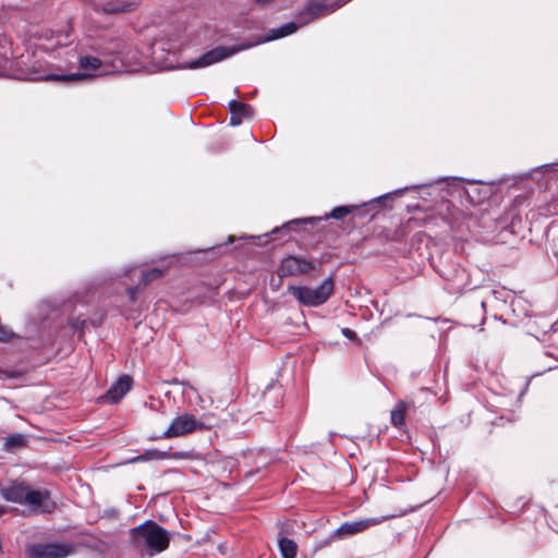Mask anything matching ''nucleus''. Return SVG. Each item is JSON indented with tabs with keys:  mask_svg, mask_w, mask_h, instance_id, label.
I'll return each instance as SVG.
<instances>
[{
	"mask_svg": "<svg viewBox=\"0 0 558 558\" xmlns=\"http://www.w3.org/2000/svg\"><path fill=\"white\" fill-rule=\"evenodd\" d=\"M130 533L134 547L150 556L166 550L169 546V533L154 521H146L131 529Z\"/></svg>",
	"mask_w": 558,
	"mask_h": 558,
	"instance_id": "f257e3e1",
	"label": "nucleus"
},
{
	"mask_svg": "<svg viewBox=\"0 0 558 558\" xmlns=\"http://www.w3.org/2000/svg\"><path fill=\"white\" fill-rule=\"evenodd\" d=\"M335 289L332 277L325 279L318 287L289 286L288 292L303 306L317 307L327 302Z\"/></svg>",
	"mask_w": 558,
	"mask_h": 558,
	"instance_id": "f03ea898",
	"label": "nucleus"
},
{
	"mask_svg": "<svg viewBox=\"0 0 558 558\" xmlns=\"http://www.w3.org/2000/svg\"><path fill=\"white\" fill-rule=\"evenodd\" d=\"M208 428L209 426L205 425L201 421H197L194 415L184 413L173 418L167 430H165L161 436L156 437L155 439H170L181 437L191 434L195 430H204Z\"/></svg>",
	"mask_w": 558,
	"mask_h": 558,
	"instance_id": "7ed1b4c3",
	"label": "nucleus"
},
{
	"mask_svg": "<svg viewBox=\"0 0 558 558\" xmlns=\"http://www.w3.org/2000/svg\"><path fill=\"white\" fill-rule=\"evenodd\" d=\"M74 551L69 543H37L27 547L28 558H65Z\"/></svg>",
	"mask_w": 558,
	"mask_h": 558,
	"instance_id": "20e7f679",
	"label": "nucleus"
},
{
	"mask_svg": "<svg viewBox=\"0 0 558 558\" xmlns=\"http://www.w3.org/2000/svg\"><path fill=\"white\" fill-rule=\"evenodd\" d=\"M390 517H376V518H366L357 521H350L342 523L337 530H335L331 535V541L343 539L355 534L362 533L373 526L379 525L385 520Z\"/></svg>",
	"mask_w": 558,
	"mask_h": 558,
	"instance_id": "39448f33",
	"label": "nucleus"
},
{
	"mask_svg": "<svg viewBox=\"0 0 558 558\" xmlns=\"http://www.w3.org/2000/svg\"><path fill=\"white\" fill-rule=\"evenodd\" d=\"M315 269L314 260L303 256L289 255L281 260L277 272L279 277H296L310 274Z\"/></svg>",
	"mask_w": 558,
	"mask_h": 558,
	"instance_id": "423d86ee",
	"label": "nucleus"
},
{
	"mask_svg": "<svg viewBox=\"0 0 558 558\" xmlns=\"http://www.w3.org/2000/svg\"><path fill=\"white\" fill-rule=\"evenodd\" d=\"M36 513H51L56 509V502L47 489H34L28 487L25 504Z\"/></svg>",
	"mask_w": 558,
	"mask_h": 558,
	"instance_id": "0eeeda50",
	"label": "nucleus"
},
{
	"mask_svg": "<svg viewBox=\"0 0 558 558\" xmlns=\"http://www.w3.org/2000/svg\"><path fill=\"white\" fill-rule=\"evenodd\" d=\"M231 54H232V52L227 51L225 48H221V47L215 48V49L204 53L199 58L180 65V68L181 69L205 68V66L211 65L214 63H217L219 61H222Z\"/></svg>",
	"mask_w": 558,
	"mask_h": 558,
	"instance_id": "6e6552de",
	"label": "nucleus"
},
{
	"mask_svg": "<svg viewBox=\"0 0 558 558\" xmlns=\"http://www.w3.org/2000/svg\"><path fill=\"white\" fill-rule=\"evenodd\" d=\"M447 290L450 293L461 294L471 289V279L469 272L464 268H457L452 275L446 278Z\"/></svg>",
	"mask_w": 558,
	"mask_h": 558,
	"instance_id": "1a4fd4ad",
	"label": "nucleus"
},
{
	"mask_svg": "<svg viewBox=\"0 0 558 558\" xmlns=\"http://www.w3.org/2000/svg\"><path fill=\"white\" fill-rule=\"evenodd\" d=\"M28 487L27 484L12 482L9 486L2 487L0 493L5 500L24 505Z\"/></svg>",
	"mask_w": 558,
	"mask_h": 558,
	"instance_id": "9d476101",
	"label": "nucleus"
},
{
	"mask_svg": "<svg viewBox=\"0 0 558 558\" xmlns=\"http://www.w3.org/2000/svg\"><path fill=\"white\" fill-rule=\"evenodd\" d=\"M131 385L132 379L130 376H121L102 398L110 403H116L131 389Z\"/></svg>",
	"mask_w": 558,
	"mask_h": 558,
	"instance_id": "9b49d317",
	"label": "nucleus"
},
{
	"mask_svg": "<svg viewBox=\"0 0 558 558\" xmlns=\"http://www.w3.org/2000/svg\"><path fill=\"white\" fill-rule=\"evenodd\" d=\"M135 4L123 0H110L96 5V11L106 14H118L133 11Z\"/></svg>",
	"mask_w": 558,
	"mask_h": 558,
	"instance_id": "f8f14e48",
	"label": "nucleus"
},
{
	"mask_svg": "<svg viewBox=\"0 0 558 558\" xmlns=\"http://www.w3.org/2000/svg\"><path fill=\"white\" fill-rule=\"evenodd\" d=\"M229 109L231 112L230 124L233 126L241 124L242 120L251 114V107L236 100L229 102Z\"/></svg>",
	"mask_w": 558,
	"mask_h": 558,
	"instance_id": "ddd939ff",
	"label": "nucleus"
},
{
	"mask_svg": "<svg viewBox=\"0 0 558 558\" xmlns=\"http://www.w3.org/2000/svg\"><path fill=\"white\" fill-rule=\"evenodd\" d=\"M162 274H163L162 270L159 268H153L150 270L143 272L141 283L137 287H132L128 290L131 300L134 301L136 299V294L142 287H145L149 282H151L156 279H159L162 276Z\"/></svg>",
	"mask_w": 558,
	"mask_h": 558,
	"instance_id": "4468645a",
	"label": "nucleus"
},
{
	"mask_svg": "<svg viewBox=\"0 0 558 558\" xmlns=\"http://www.w3.org/2000/svg\"><path fill=\"white\" fill-rule=\"evenodd\" d=\"M279 549L282 558H295L298 553V545L294 541L288 537H280L278 541Z\"/></svg>",
	"mask_w": 558,
	"mask_h": 558,
	"instance_id": "2eb2a0df",
	"label": "nucleus"
},
{
	"mask_svg": "<svg viewBox=\"0 0 558 558\" xmlns=\"http://www.w3.org/2000/svg\"><path fill=\"white\" fill-rule=\"evenodd\" d=\"M405 410H407V407H405V403L400 401L398 402L395 408L391 410V423L393 426L396 427H399L401 425H403L404 423V417H405Z\"/></svg>",
	"mask_w": 558,
	"mask_h": 558,
	"instance_id": "dca6fc26",
	"label": "nucleus"
},
{
	"mask_svg": "<svg viewBox=\"0 0 558 558\" xmlns=\"http://www.w3.org/2000/svg\"><path fill=\"white\" fill-rule=\"evenodd\" d=\"M170 458V451H160L151 449L145 451L143 454L136 457L133 461H147V460H163Z\"/></svg>",
	"mask_w": 558,
	"mask_h": 558,
	"instance_id": "f3484780",
	"label": "nucleus"
},
{
	"mask_svg": "<svg viewBox=\"0 0 558 558\" xmlns=\"http://www.w3.org/2000/svg\"><path fill=\"white\" fill-rule=\"evenodd\" d=\"M26 438L22 434H12L5 438L4 447L8 450L21 448L25 445Z\"/></svg>",
	"mask_w": 558,
	"mask_h": 558,
	"instance_id": "a211bd4d",
	"label": "nucleus"
},
{
	"mask_svg": "<svg viewBox=\"0 0 558 558\" xmlns=\"http://www.w3.org/2000/svg\"><path fill=\"white\" fill-rule=\"evenodd\" d=\"M93 77L89 73H72L69 75H49L47 76L48 80H57L61 82H74V81H81V80H87Z\"/></svg>",
	"mask_w": 558,
	"mask_h": 558,
	"instance_id": "6ab92c4d",
	"label": "nucleus"
},
{
	"mask_svg": "<svg viewBox=\"0 0 558 558\" xmlns=\"http://www.w3.org/2000/svg\"><path fill=\"white\" fill-rule=\"evenodd\" d=\"M80 68L84 70H98L101 66L100 59L92 56H84L80 58Z\"/></svg>",
	"mask_w": 558,
	"mask_h": 558,
	"instance_id": "aec40b11",
	"label": "nucleus"
},
{
	"mask_svg": "<svg viewBox=\"0 0 558 558\" xmlns=\"http://www.w3.org/2000/svg\"><path fill=\"white\" fill-rule=\"evenodd\" d=\"M197 458V454L194 451H170V458L174 460H194Z\"/></svg>",
	"mask_w": 558,
	"mask_h": 558,
	"instance_id": "412c9836",
	"label": "nucleus"
},
{
	"mask_svg": "<svg viewBox=\"0 0 558 558\" xmlns=\"http://www.w3.org/2000/svg\"><path fill=\"white\" fill-rule=\"evenodd\" d=\"M350 213V209L345 206H340L331 211V217L335 219H342Z\"/></svg>",
	"mask_w": 558,
	"mask_h": 558,
	"instance_id": "4be33fe9",
	"label": "nucleus"
},
{
	"mask_svg": "<svg viewBox=\"0 0 558 558\" xmlns=\"http://www.w3.org/2000/svg\"><path fill=\"white\" fill-rule=\"evenodd\" d=\"M124 44L121 40H114L112 47H107L105 50L110 53H122Z\"/></svg>",
	"mask_w": 558,
	"mask_h": 558,
	"instance_id": "5701e85b",
	"label": "nucleus"
},
{
	"mask_svg": "<svg viewBox=\"0 0 558 558\" xmlns=\"http://www.w3.org/2000/svg\"><path fill=\"white\" fill-rule=\"evenodd\" d=\"M12 338V332L0 326V341H9Z\"/></svg>",
	"mask_w": 558,
	"mask_h": 558,
	"instance_id": "b1692460",
	"label": "nucleus"
},
{
	"mask_svg": "<svg viewBox=\"0 0 558 558\" xmlns=\"http://www.w3.org/2000/svg\"><path fill=\"white\" fill-rule=\"evenodd\" d=\"M9 63V59L5 54H0V76L3 73V70L7 69V65Z\"/></svg>",
	"mask_w": 558,
	"mask_h": 558,
	"instance_id": "393cba45",
	"label": "nucleus"
},
{
	"mask_svg": "<svg viewBox=\"0 0 558 558\" xmlns=\"http://www.w3.org/2000/svg\"><path fill=\"white\" fill-rule=\"evenodd\" d=\"M342 335L344 337H347L348 339H351V340L356 338L355 331H353L352 329H349V328H343L342 329Z\"/></svg>",
	"mask_w": 558,
	"mask_h": 558,
	"instance_id": "a878e982",
	"label": "nucleus"
},
{
	"mask_svg": "<svg viewBox=\"0 0 558 558\" xmlns=\"http://www.w3.org/2000/svg\"><path fill=\"white\" fill-rule=\"evenodd\" d=\"M7 512L5 507L0 505V515L4 514Z\"/></svg>",
	"mask_w": 558,
	"mask_h": 558,
	"instance_id": "bb28decb",
	"label": "nucleus"
},
{
	"mask_svg": "<svg viewBox=\"0 0 558 558\" xmlns=\"http://www.w3.org/2000/svg\"><path fill=\"white\" fill-rule=\"evenodd\" d=\"M257 3L265 4L268 3L270 0H255Z\"/></svg>",
	"mask_w": 558,
	"mask_h": 558,
	"instance_id": "cd10ccee",
	"label": "nucleus"
},
{
	"mask_svg": "<svg viewBox=\"0 0 558 558\" xmlns=\"http://www.w3.org/2000/svg\"><path fill=\"white\" fill-rule=\"evenodd\" d=\"M313 220H315V218H307V219H303L302 221H303V222H311V221H313Z\"/></svg>",
	"mask_w": 558,
	"mask_h": 558,
	"instance_id": "c85d7f7f",
	"label": "nucleus"
}]
</instances>
